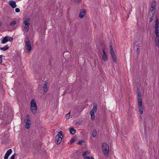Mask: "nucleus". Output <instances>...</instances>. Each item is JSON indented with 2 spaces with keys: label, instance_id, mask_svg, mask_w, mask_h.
<instances>
[{
  "label": "nucleus",
  "instance_id": "nucleus-10",
  "mask_svg": "<svg viewBox=\"0 0 159 159\" xmlns=\"http://www.w3.org/2000/svg\"><path fill=\"white\" fill-rule=\"evenodd\" d=\"M86 10L85 9H83L81 10L79 16L80 18H83L86 14Z\"/></svg>",
  "mask_w": 159,
  "mask_h": 159
},
{
  "label": "nucleus",
  "instance_id": "nucleus-8",
  "mask_svg": "<svg viewBox=\"0 0 159 159\" xmlns=\"http://www.w3.org/2000/svg\"><path fill=\"white\" fill-rule=\"evenodd\" d=\"M139 108V112L141 114H143V107L142 103V101H141L140 99H139L138 102Z\"/></svg>",
  "mask_w": 159,
  "mask_h": 159
},
{
  "label": "nucleus",
  "instance_id": "nucleus-4",
  "mask_svg": "<svg viewBox=\"0 0 159 159\" xmlns=\"http://www.w3.org/2000/svg\"><path fill=\"white\" fill-rule=\"evenodd\" d=\"M63 137L62 132L61 131H60L55 137V142L57 144H60L62 140Z\"/></svg>",
  "mask_w": 159,
  "mask_h": 159
},
{
  "label": "nucleus",
  "instance_id": "nucleus-31",
  "mask_svg": "<svg viewBox=\"0 0 159 159\" xmlns=\"http://www.w3.org/2000/svg\"><path fill=\"white\" fill-rule=\"evenodd\" d=\"M76 139V138L75 137H73L72 139H71L70 140V142L71 143H73L74 142Z\"/></svg>",
  "mask_w": 159,
  "mask_h": 159
},
{
  "label": "nucleus",
  "instance_id": "nucleus-21",
  "mask_svg": "<svg viewBox=\"0 0 159 159\" xmlns=\"http://www.w3.org/2000/svg\"><path fill=\"white\" fill-rule=\"evenodd\" d=\"M155 42L156 45L157 47L159 46V37H156L155 39Z\"/></svg>",
  "mask_w": 159,
  "mask_h": 159
},
{
  "label": "nucleus",
  "instance_id": "nucleus-2",
  "mask_svg": "<svg viewBox=\"0 0 159 159\" xmlns=\"http://www.w3.org/2000/svg\"><path fill=\"white\" fill-rule=\"evenodd\" d=\"M102 151L104 154L106 156H107L109 151V147L108 145L106 142H103L102 144Z\"/></svg>",
  "mask_w": 159,
  "mask_h": 159
},
{
  "label": "nucleus",
  "instance_id": "nucleus-38",
  "mask_svg": "<svg viewBox=\"0 0 159 159\" xmlns=\"http://www.w3.org/2000/svg\"><path fill=\"white\" fill-rule=\"evenodd\" d=\"M2 25V23L1 22H0V26H1Z\"/></svg>",
  "mask_w": 159,
  "mask_h": 159
},
{
  "label": "nucleus",
  "instance_id": "nucleus-22",
  "mask_svg": "<svg viewBox=\"0 0 159 159\" xmlns=\"http://www.w3.org/2000/svg\"><path fill=\"white\" fill-rule=\"evenodd\" d=\"M137 97H138V100L139 99H140L141 100V101H142V99L141 98V94L140 92H138L137 93Z\"/></svg>",
  "mask_w": 159,
  "mask_h": 159
},
{
  "label": "nucleus",
  "instance_id": "nucleus-18",
  "mask_svg": "<svg viewBox=\"0 0 159 159\" xmlns=\"http://www.w3.org/2000/svg\"><path fill=\"white\" fill-rule=\"evenodd\" d=\"M48 84V82L47 81H46L44 83V86L43 87V89L44 90V91L45 92V93H46L48 90V88H47Z\"/></svg>",
  "mask_w": 159,
  "mask_h": 159
},
{
  "label": "nucleus",
  "instance_id": "nucleus-20",
  "mask_svg": "<svg viewBox=\"0 0 159 159\" xmlns=\"http://www.w3.org/2000/svg\"><path fill=\"white\" fill-rule=\"evenodd\" d=\"M9 48L8 46L6 45L5 47L0 48V49L3 51H5Z\"/></svg>",
  "mask_w": 159,
  "mask_h": 159
},
{
  "label": "nucleus",
  "instance_id": "nucleus-11",
  "mask_svg": "<svg viewBox=\"0 0 159 159\" xmlns=\"http://www.w3.org/2000/svg\"><path fill=\"white\" fill-rule=\"evenodd\" d=\"M8 3L9 4L10 6L13 8L16 7L17 6L16 2L12 0L9 1L8 2Z\"/></svg>",
  "mask_w": 159,
  "mask_h": 159
},
{
  "label": "nucleus",
  "instance_id": "nucleus-16",
  "mask_svg": "<svg viewBox=\"0 0 159 159\" xmlns=\"http://www.w3.org/2000/svg\"><path fill=\"white\" fill-rule=\"evenodd\" d=\"M159 22L158 21V17H157L156 19L155 20V29H159Z\"/></svg>",
  "mask_w": 159,
  "mask_h": 159
},
{
  "label": "nucleus",
  "instance_id": "nucleus-15",
  "mask_svg": "<svg viewBox=\"0 0 159 159\" xmlns=\"http://www.w3.org/2000/svg\"><path fill=\"white\" fill-rule=\"evenodd\" d=\"M29 118L30 116L29 115H27L26 116L25 118V123H27V124H31V122Z\"/></svg>",
  "mask_w": 159,
  "mask_h": 159
},
{
  "label": "nucleus",
  "instance_id": "nucleus-13",
  "mask_svg": "<svg viewBox=\"0 0 159 159\" xmlns=\"http://www.w3.org/2000/svg\"><path fill=\"white\" fill-rule=\"evenodd\" d=\"M30 109L31 112L33 114L36 113L37 111V107H30Z\"/></svg>",
  "mask_w": 159,
  "mask_h": 159
},
{
  "label": "nucleus",
  "instance_id": "nucleus-33",
  "mask_svg": "<svg viewBox=\"0 0 159 159\" xmlns=\"http://www.w3.org/2000/svg\"><path fill=\"white\" fill-rule=\"evenodd\" d=\"M136 52L138 54L140 52V49L139 48H137L136 49Z\"/></svg>",
  "mask_w": 159,
  "mask_h": 159
},
{
  "label": "nucleus",
  "instance_id": "nucleus-5",
  "mask_svg": "<svg viewBox=\"0 0 159 159\" xmlns=\"http://www.w3.org/2000/svg\"><path fill=\"white\" fill-rule=\"evenodd\" d=\"M110 52L111 55V56L112 58V60L115 63H116L117 61L116 60V57L115 55L114 52L113 50V48L111 46H110Z\"/></svg>",
  "mask_w": 159,
  "mask_h": 159
},
{
  "label": "nucleus",
  "instance_id": "nucleus-9",
  "mask_svg": "<svg viewBox=\"0 0 159 159\" xmlns=\"http://www.w3.org/2000/svg\"><path fill=\"white\" fill-rule=\"evenodd\" d=\"M103 54L102 55V60L104 61H107L108 60V58L107 54L105 51L104 49H102Z\"/></svg>",
  "mask_w": 159,
  "mask_h": 159
},
{
  "label": "nucleus",
  "instance_id": "nucleus-1",
  "mask_svg": "<svg viewBox=\"0 0 159 159\" xmlns=\"http://www.w3.org/2000/svg\"><path fill=\"white\" fill-rule=\"evenodd\" d=\"M98 110V106L97 104L93 103V109L90 111V115L91 116V120H94L95 118V116L94 114Z\"/></svg>",
  "mask_w": 159,
  "mask_h": 159
},
{
  "label": "nucleus",
  "instance_id": "nucleus-39",
  "mask_svg": "<svg viewBox=\"0 0 159 159\" xmlns=\"http://www.w3.org/2000/svg\"><path fill=\"white\" fill-rule=\"evenodd\" d=\"M90 159H94L93 157H90Z\"/></svg>",
  "mask_w": 159,
  "mask_h": 159
},
{
  "label": "nucleus",
  "instance_id": "nucleus-29",
  "mask_svg": "<svg viewBox=\"0 0 159 159\" xmlns=\"http://www.w3.org/2000/svg\"><path fill=\"white\" fill-rule=\"evenodd\" d=\"M30 124H27V123H25V128L26 129H29L30 127Z\"/></svg>",
  "mask_w": 159,
  "mask_h": 159
},
{
  "label": "nucleus",
  "instance_id": "nucleus-24",
  "mask_svg": "<svg viewBox=\"0 0 159 159\" xmlns=\"http://www.w3.org/2000/svg\"><path fill=\"white\" fill-rule=\"evenodd\" d=\"M159 29H155V32L156 37H158L159 35Z\"/></svg>",
  "mask_w": 159,
  "mask_h": 159
},
{
  "label": "nucleus",
  "instance_id": "nucleus-6",
  "mask_svg": "<svg viewBox=\"0 0 159 159\" xmlns=\"http://www.w3.org/2000/svg\"><path fill=\"white\" fill-rule=\"evenodd\" d=\"M13 40V38L11 37L7 36H6L4 38H2V43L5 44L7 43V42H11Z\"/></svg>",
  "mask_w": 159,
  "mask_h": 159
},
{
  "label": "nucleus",
  "instance_id": "nucleus-34",
  "mask_svg": "<svg viewBox=\"0 0 159 159\" xmlns=\"http://www.w3.org/2000/svg\"><path fill=\"white\" fill-rule=\"evenodd\" d=\"M15 156V154H13V155H12L11 157V159H14Z\"/></svg>",
  "mask_w": 159,
  "mask_h": 159
},
{
  "label": "nucleus",
  "instance_id": "nucleus-17",
  "mask_svg": "<svg viewBox=\"0 0 159 159\" xmlns=\"http://www.w3.org/2000/svg\"><path fill=\"white\" fill-rule=\"evenodd\" d=\"M30 107H37L36 102L34 99L31 100L30 103Z\"/></svg>",
  "mask_w": 159,
  "mask_h": 159
},
{
  "label": "nucleus",
  "instance_id": "nucleus-25",
  "mask_svg": "<svg viewBox=\"0 0 159 159\" xmlns=\"http://www.w3.org/2000/svg\"><path fill=\"white\" fill-rule=\"evenodd\" d=\"M16 21H13L12 22H11L10 23V25L11 26H14L16 24Z\"/></svg>",
  "mask_w": 159,
  "mask_h": 159
},
{
  "label": "nucleus",
  "instance_id": "nucleus-36",
  "mask_svg": "<svg viewBox=\"0 0 159 159\" xmlns=\"http://www.w3.org/2000/svg\"><path fill=\"white\" fill-rule=\"evenodd\" d=\"M2 58L1 56H0V64L2 62Z\"/></svg>",
  "mask_w": 159,
  "mask_h": 159
},
{
  "label": "nucleus",
  "instance_id": "nucleus-23",
  "mask_svg": "<svg viewBox=\"0 0 159 159\" xmlns=\"http://www.w3.org/2000/svg\"><path fill=\"white\" fill-rule=\"evenodd\" d=\"M156 5V2L155 1H153L151 5V7L155 8V7Z\"/></svg>",
  "mask_w": 159,
  "mask_h": 159
},
{
  "label": "nucleus",
  "instance_id": "nucleus-7",
  "mask_svg": "<svg viewBox=\"0 0 159 159\" xmlns=\"http://www.w3.org/2000/svg\"><path fill=\"white\" fill-rule=\"evenodd\" d=\"M27 40L25 41L26 48L28 50V52H30L31 49V46L30 41L28 38H27Z\"/></svg>",
  "mask_w": 159,
  "mask_h": 159
},
{
  "label": "nucleus",
  "instance_id": "nucleus-12",
  "mask_svg": "<svg viewBox=\"0 0 159 159\" xmlns=\"http://www.w3.org/2000/svg\"><path fill=\"white\" fill-rule=\"evenodd\" d=\"M12 152V151L11 149L8 150L5 154L4 159H7L9 156L11 154Z\"/></svg>",
  "mask_w": 159,
  "mask_h": 159
},
{
  "label": "nucleus",
  "instance_id": "nucleus-30",
  "mask_svg": "<svg viewBox=\"0 0 159 159\" xmlns=\"http://www.w3.org/2000/svg\"><path fill=\"white\" fill-rule=\"evenodd\" d=\"M156 9V8H154V7H151L150 8V11L151 12H152V13H153V12H154V11H154Z\"/></svg>",
  "mask_w": 159,
  "mask_h": 159
},
{
  "label": "nucleus",
  "instance_id": "nucleus-28",
  "mask_svg": "<svg viewBox=\"0 0 159 159\" xmlns=\"http://www.w3.org/2000/svg\"><path fill=\"white\" fill-rule=\"evenodd\" d=\"M70 112L66 114L65 116V117L66 119H68L70 118Z\"/></svg>",
  "mask_w": 159,
  "mask_h": 159
},
{
  "label": "nucleus",
  "instance_id": "nucleus-26",
  "mask_svg": "<svg viewBox=\"0 0 159 159\" xmlns=\"http://www.w3.org/2000/svg\"><path fill=\"white\" fill-rule=\"evenodd\" d=\"M97 134V131L96 130H94L93 134L92 135L93 137L95 138L96 136V135Z\"/></svg>",
  "mask_w": 159,
  "mask_h": 159
},
{
  "label": "nucleus",
  "instance_id": "nucleus-14",
  "mask_svg": "<svg viewBox=\"0 0 159 159\" xmlns=\"http://www.w3.org/2000/svg\"><path fill=\"white\" fill-rule=\"evenodd\" d=\"M89 153V152L88 151L84 152L82 154L83 158L84 159H89V157L87 156Z\"/></svg>",
  "mask_w": 159,
  "mask_h": 159
},
{
  "label": "nucleus",
  "instance_id": "nucleus-3",
  "mask_svg": "<svg viewBox=\"0 0 159 159\" xmlns=\"http://www.w3.org/2000/svg\"><path fill=\"white\" fill-rule=\"evenodd\" d=\"M30 21V18L29 17H26L23 18V24L25 25L24 28L26 32H28L29 30Z\"/></svg>",
  "mask_w": 159,
  "mask_h": 159
},
{
  "label": "nucleus",
  "instance_id": "nucleus-32",
  "mask_svg": "<svg viewBox=\"0 0 159 159\" xmlns=\"http://www.w3.org/2000/svg\"><path fill=\"white\" fill-rule=\"evenodd\" d=\"M15 10V11L16 12H19L20 11V9L18 8H16Z\"/></svg>",
  "mask_w": 159,
  "mask_h": 159
},
{
  "label": "nucleus",
  "instance_id": "nucleus-40",
  "mask_svg": "<svg viewBox=\"0 0 159 159\" xmlns=\"http://www.w3.org/2000/svg\"><path fill=\"white\" fill-rule=\"evenodd\" d=\"M77 0V2H78L79 1V0Z\"/></svg>",
  "mask_w": 159,
  "mask_h": 159
},
{
  "label": "nucleus",
  "instance_id": "nucleus-37",
  "mask_svg": "<svg viewBox=\"0 0 159 159\" xmlns=\"http://www.w3.org/2000/svg\"><path fill=\"white\" fill-rule=\"evenodd\" d=\"M88 102L87 101H86L85 102V104H86L87 105H88Z\"/></svg>",
  "mask_w": 159,
  "mask_h": 159
},
{
  "label": "nucleus",
  "instance_id": "nucleus-19",
  "mask_svg": "<svg viewBox=\"0 0 159 159\" xmlns=\"http://www.w3.org/2000/svg\"><path fill=\"white\" fill-rule=\"evenodd\" d=\"M69 130L70 133L72 134H73L75 133V130L74 127H70L69 128Z\"/></svg>",
  "mask_w": 159,
  "mask_h": 159
},
{
  "label": "nucleus",
  "instance_id": "nucleus-35",
  "mask_svg": "<svg viewBox=\"0 0 159 159\" xmlns=\"http://www.w3.org/2000/svg\"><path fill=\"white\" fill-rule=\"evenodd\" d=\"M82 143H83L82 141H79L78 143V144L80 145H82Z\"/></svg>",
  "mask_w": 159,
  "mask_h": 159
},
{
  "label": "nucleus",
  "instance_id": "nucleus-27",
  "mask_svg": "<svg viewBox=\"0 0 159 159\" xmlns=\"http://www.w3.org/2000/svg\"><path fill=\"white\" fill-rule=\"evenodd\" d=\"M152 16L151 17L149 18V22H152L153 19V16L154 15V12H153V13H152Z\"/></svg>",
  "mask_w": 159,
  "mask_h": 159
}]
</instances>
